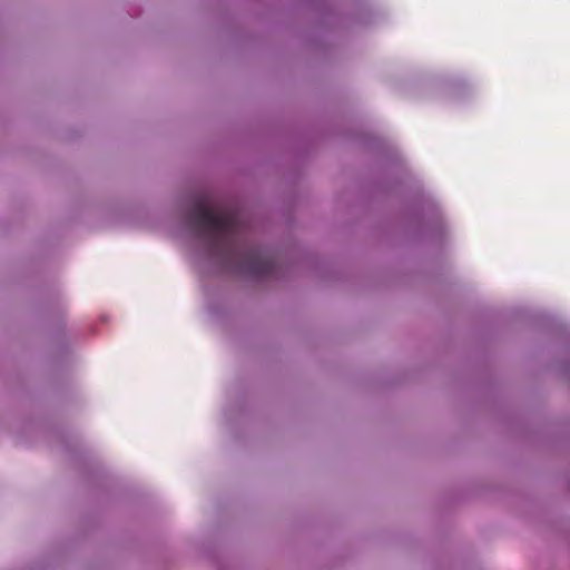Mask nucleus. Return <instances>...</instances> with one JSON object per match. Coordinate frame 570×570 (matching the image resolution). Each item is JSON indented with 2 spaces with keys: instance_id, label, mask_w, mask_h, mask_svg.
<instances>
[{
  "instance_id": "obj_1",
  "label": "nucleus",
  "mask_w": 570,
  "mask_h": 570,
  "mask_svg": "<svg viewBox=\"0 0 570 570\" xmlns=\"http://www.w3.org/2000/svg\"><path fill=\"white\" fill-rule=\"evenodd\" d=\"M200 215L203 223L212 229L220 230L227 225V217L212 206L203 207Z\"/></svg>"
}]
</instances>
